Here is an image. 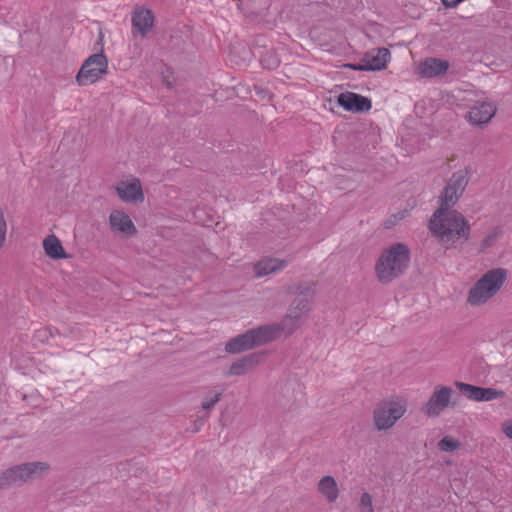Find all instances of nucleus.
<instances>
[{"label":"nucleus","mask_w":512,"mask_h":512,"mask_svg":"<svg viewBox=\"0 0 512 512\" xmlns=\"http://www.w3.org/2000/svg\"><path fill=\"white\" fill-rule=\"evenodd\" d=\"M428 228L445 250L459 249L470 239L471 225L457 210L434 211Z\"/></svg>","instance_id":"nucleus-1"},{"label":"nucleus","mask_w":512,"mask_h":512,"mask_svg":"<svg viewBox=\"0 0 512 512\" xmlns=\"http://www.w3.org/2000/svg\"><path fill=\"white\" fill-rule=\"evenodd\" d=\"M410 249L404 243H394L384 249L375 264L377 278L382 284H389L402 276L409 267Z\"/></svg>","instance_id":"nucleus-2"},{"label":"nucleus","mask_w":512,"mask_h":512,"mask_svg":"<svg viewBox=\"0 0 512 512\" xmlns=\"http://www.w3.org/2000/svg\"><path fill=\"white\" fill-rule=\"evenodd\" d=\"M506 277L505 269L497 268L488 271L470 289L468 302L471 305H481L487 302L501 289Z\"/></svg>","instance_id":"nucleus-3"},{"label":"nucleus","mask_w":512,"mask_h":512,"mask_svg":"<svg viewBox=\"0 0 512 512\" xmlns=\"http://www.w3.org/2000/svg\"><path fill=\"white\" fill-rule=\"evenodd\" d=\"M48 469L44 462H28L10 467L0 473V490L21 486Z\"/></svg>","instance_id":"nucleus-4"},{"label":"nucleus","mask_w":512,"mask_h":512,"mask_svg":"<svg viewBox=\"0 0 512 512\" xmlns=\"http://www.w3.org/2000/svg\"><path fill=\"white\" fill-rule=\"evenodd\" d=\"M406 404L402 400H383L373 411V422L377 430H387L405 414Z\"/></svg>","instance_id":"nucleus-5"},{"label":"nucleus","mask_w":512,"mask_h":512,"mask_svg":"<svg viewBox=\"0 0 512 512\" xmlns=\"http://www.w3.org/2000/svg\"><path fill=\"white\" fill-rule=\"evenodd\" d=\"M107 69L108 61L102 52L90 55L78 71L76 82L80 86L96 83L107 73Z\"/></svg>","instance_id":"nucleus-6"},{"label":"nucleus","mask_w":512,"mask_h":512,"mask_svg":"<svg viewBox=\"0 0 512 512\" xmlns=\"http://www.w3.org/2000/svg\"><path fill=\"white\" fill-rule=\"evenodd\" d=\"M454 391L449 386L438 385L422 407V412L431 418L439 417L448 407H455L456 401L452 400Z\"/></svg>","instance_id":"nucleus-7"},{"label":"nucleus","mask_w":512,"mask_h":512,"mask_svg":"<svg viewBox=\"0 0 512 512\" xmlns=\"http://www.w3.org/2000/svg\"><path fill=\"white\" fill-rule=\"evenodd\" d=\"M287 293L291 295H297V297L291 303L289 311L293 313H300V318H302L310 311V305L314 295L312 285L308 283L293 285L288 287Z\"/></svg>","instance_id":"nucleus-8"},{"label":"nucleus","mask_w":512,"mask_h":512,"mask_svg":"<svg viewBox=\"0 0 512 512\" xmlns=\"http://www.w3.org/2000/svg\"><path fill=\"white\" fill-rule=\"evenodd\" d=\"M390 56V51L387 48L374 49L367 52L360 63L349 67L356 71H379L386 67Z\"/></svg>","instance_id":"nucleus-9"},{"label":"nucleus","mask_w":512,"mask_h":512,"mask_svg":"<svg viewBox=\"0 0 512 512\" xmlns=\"http://www.w3.org/2000/svg\"><path fill=\"white\" fill-rule=\"evenodd\" d=\"M457 388L469 399L477 402L502 399L506 396L503 390L495 388H484L464 382H456Z\"/></svg>","instance_id":"nucleus-10"},{"label":"nucleus","mask_w":512,"mask_h":512,"mask_svg":"<svg viewBox=\"0 0 512 512\" xmlns=\"http://www.w3.org/2000/svg\"><path fill=\"white\" fill-rule=\"evenodd\" d=\"M337 102L346 111L354 113L367 112L372 107V102L369 98L353 92L341 93L338 96Z\"/></svg>","instance_id":"nucleus-11"},{"label":"nucleus","mask_w":512,"mask_h":512,"mask_svg":"<svg viewBox=\"0 0 512 512\" xmlns=\"http://www.w3.org/2000/svg\"><path fill=\"white\" fill-rule=\"evenodd\" d=\"M116 191L121 200L125 202H142L144 195L141 183L137 178H133L130 182H120L116 186Z\"/></svg>","instance_id":"nucleus-12"},{"label":"nucleus","mask_w":512,"mask_h":512,"mask_svg":"<svg viewBox=\"0 0 512 512\" xmlns=\"http://www.w3.org/2000/svg\"><path fill=\"white\" fill-rule=\"evenodd\" d=\"M496 113V108L492 103L477 102L468 112V121L473 125H484L490 122Z\"/></svg>","instance_id":"nucleus-13"},{"label":"nucleus","mask_w":512,"mask_h":512,"mask_svg":"<svg viewBox=\"0 0 512 512\" xmlns=\"http://www.w3.org/2000/svg\"><path fill=\"white\" fill-rule=\"evenodd\" d=\"M109 223L113 230L119 231L126 236H133L137 232L130 217L122 211H112L109 216Z\"/></svg>","instance_id":"nucleus-14"},{"label":"nucleus","mask_w":512,"mask_h":512,"mask_svg":"<svg viewBox=\"0 0 512 512\" xmlns=\"http://www.w3.org/2000/svg\"><path fill=\"white\" fill-rule=\"evenodd\" d=\"M449 63L438 58H427L419 65V74L425 78L443 75L447 72Z\"/></svg>","instance_id":"nucleus-15"},{"label":"nucleus","mask_w":512,"mask_h":512,"mask_svg":"<svg viewBox=\"0 0 512 512\" xmlns=\"http://www.w3.org/2000/svg\"><path fill=\"white\" fill-rule=\"evenodd\" d=\"M254 347H256V345L252 332L251 330H248L245 333L240 334L228 341L225 346V350L230 354H236L252 349Z\"/></svg>","instance_id":"nucleus-16"},{"label":"nucleus","mask_w":512,"mask_h":512,"mask_svg":"<svg viewBox=\"0 0 512 512\" xmlns=\"http://www.w3.org/2000/svg\"><path fill=\"white\" fill-rule=\"evenodd\" d=\"M250 330L252 332L256 347L274 341L280 337L278 333V326H276L275 323L261 325Z\"/></svg>","instance_id":"nucleus-17"},{"label":"nucleus","mask_w":512,"mask_h":512,"mask_svg":"<svg viewBox=\"0 0 512 512\" xmlns=\"http://www.w3.org/2000/svg\"><path fill=\"white\" fill-rule=\"evenodd\" d=\"M153 21V14L148 9L135 10L132 15V25L142 36L151 30Z\"/></svg>","instance_id":"nucleus-18"},{"label":"nucleus","mask_w":512,"mask_h":512,"mask_svg":"<svg viewBox=\"0 0 512 512\" xmlns=\"http://www.w3.org/2000/svg\"><path fill=\"white\" fill-rule=\"evenodd\" d=\"M261 356L259 354L253 353L247 356H244L241 359L235 361L228 371V375L239 376L247 373L253 367H255L259 361Z\"/></svg>","instance_id":"nucleus-19"},{"label":"nucleus","mask_w":512,"mask_h":512,"mask_svg":"<svg viewBox=\"0 0 512 512\" xmlns=\"http://www.w3.org/2000/svg\"><path fill=\"white\" fill-rule=\"evenodd\" d=\"M318 491L329 503L335 502L339 495L337 482L332 476H324L320 479L318 483Z\"/></svg>","instance_id":"nucleus-20"},{"label":"nucleus","mask_w":512,"mask_h":512,"mask_svg":"<svg viewBox=\"0 0 512 512\" xmlns=\"http://www.w3.org/2000/svg\"><path fill=\"white\" fill-rule=\"evenodd\" d=\"M43 248L46 255L52 259H63L67 257L60 240L53 234L43 240Z\"/></svg>","instance_id":"nucleus-21"},{"label":"nucleus","mask_w":512,"mask_h":512,"mask_svg":"<svg viewBox=\"0 0 512 512\" xmlns=\"http://www.w3.org/2000/svg\"><path fill=\"white\" fill-rule=\"evenodd\" d=\"M470 170L468 168L460 169L452 174L447 184L449 190H458V192L464 193L468 182H469Z\"/></svg>","instance_id":"nucleus-22"},{"label":"nucleus","mask_w":512,"mask_h":512,"mask_svg":"<svg viewBox=\"0 0 512 512\" xmlns=\"http://www.w3.org/2000/svg\"><path fill=\"white\" fill-rule=\"evenodd\" d=\"M286 261L279 259H264L255 266L256 275L259 277L275 273L286 266Z\"/></svg>","instance_id":"nucleus-23"},{"label":"nucleus","mask_w":512,"mask_h":512,"mask_svg":"<svg viewBox=\"0 0 512 512\" xmlns=\"http://www.w3.org/2000/svg\"><path fill=\"white\" fill-rule=\"evenodd\" d=\"M300 324V313H293L291 311H289V313L281 320L280 323H275V325L278 326V333L280 336L282 333L291 335L295 330H297L300 327Z\"/></svg>","instance_id":"nucleus-24"},{"label":"nucleus","mask_w":512,"mask_h":512,"mask_svg":"<svg viewBox=\"0 0 512 512\" xmlns=\"http://www.w3.org/2000/svg\"><path fill=\"white\" fill-rule=\"evenodd\" d=\"M462 195L463 193L458 192V190L448 191V187L445 186L440 196V205L435 211H438V214L441 211H452V207L455 206Z\"/></svg>","instance_id":"nucleus-25"},{"label":"nucleus","mask_w":512,"mask_h":512,"mask_svg":"<svg viewBox=\"0 0 512 512\" xmlns=\"http://www.w3.org/2000/svg\"><path fill=\"white\" fill-rule=\"evenodd\" d=\"M501 235L502 229L500 227H494L481 241L479 251L484 252L486 249L492 247L498 241Z\"/></svg>","instance_id":"nucleus-26"},{"label":"nucleus","mask_w":512,"mask_h":512,"mask_svg":"<svg viewBox=\"0 0 512 512\" xmlns=\"http://www.w3.org/2000/svg\"><path fill=\"white\" fill-rule=\"evenodd\" d=\"M461 446V443L449 436L443 437L438 442V447L443 452H454L455 450L459 449Z\"/></svg>","instance_id":"nucleus-27"},{"label":"nucleus","mask_w":512,"mask_h":512,"mask_svg":"<svg viewBox=\"0 0 512 512\" xmlns=\"http://www.w3.org/2000/svg\"><path fill=\"white\" fill-rule=\"evenodd\" d=\"M221 397H222V391L210 392L203 398V401L201 404L202 408L204 410L211 409L217 402L220 401Z\"/></svg>","instance_id":"nucleus-28"},{"label":"nucleus","mask_w":512,"mask_h":512,"mask_svg":"<svg viewBox=\"0 0 512 512\" xmlns=\"http://www.w3.org/2000/svg\"><path fill=\"white\" fill-rule=\"evenodd\" d=\"M360 509L362 512H373L372 497L369 493L364 492L360 498Z\"/></svg>","instance_id":"nucleus-29"},{"label":"nucleus","mask_w":512,"mask_h":512,"mask_svg":"<svg viewBox=\"0 0 512 512\" xmlns=\"http://www.w3.org/2000/svg\"><path fill=\"white\" fill-rule=\"evenodd\" d=\"M7 224L4 218V213L0 207V248L3 246L6 237Z\"/></svg>","instance_id":"nucleus-30"},{"label":"nucleus","mask_w":512,"mask_h":512,"mask_svg":"<svg viewBox=\"0 0 512 512\" xmlns=\"http://www.w3.org/2000/svg\"><path fill=\"white\" fill-rule=\"evenodd\" d=\"M261 63H262L264 68L274 69V68L278 67L279 60L276 57H274V56H268L267 55L266 57L261 59Z\"/></svg>","instance_id":"nucleus-31"},{"label":"nucleus","mask_w":512,"mask_h":512,"mask_svg":"<svg viewBox=\"0 0 512 512\" xmlns=\"http://www.w3.org/2000/svg\"><path fill=\"white\" fill-rule=\"evenodd\" d=\"M47 332L49 333L50 336H54L55 334H59V331H58L57 328L48 327L44 331H38V337L42 338V337L46 336Z\"/></svg>","instance_id":"nucleus-32"},{"label":"nucleus","mask_w":512,"mask_h":512,"mask_svg":"<svg viewBox=\"0 0 512 512\" xmlns=\"http://www.w3.org/2000/svg\"><path fill=\"white\" fill-rule=\"evenodd\" d=\"M503 432L508 438L512 439V422L503 425Z\"/></svg>","instance_id":"nucleus-33"},{"label":"nucleus","mask_w":512,"mask_h":512,"mask_svg":"<svg viewBox=\"0 0 512 512\" xmlns=\"http://www.w3.org/2000/svg\"><path fill=\"white\" fill-rule=\"evenodd\" d=\"M443 5L445 7L451 8L455 7L458 3H460V0H441Z\"/></svg>","instance_id":"nucleus-34"}]
</instances>
